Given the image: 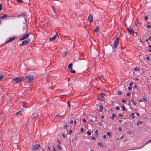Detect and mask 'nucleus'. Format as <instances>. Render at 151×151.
<instances>
[{
	"label": "nucleus",
	"instance_id": "39448f33",
	"mask_svg": "<svg viewBox=\"0 0 151 151\" xmlns=\"http://www.w3.org/2000/svg\"><path fill=\"white\" fill-rule=\"evenodd\" d=\"M40 146V145L39 144H37L35 145H34L33 146V148L35 150H37Z\"/></svg>",
	"mask_w": 151,
	"mask_h": 151
},
{
	"label": "nucleus",
	"instance_id": "a211bd4d",
	"mask_svg": "<svg viewBox=\"0 0 151 151\" xmlns=\"http://www.w3.org/2000/svg\"><path fill=\"white\" fill-rule=\"evenodd\" d=\"M99 108L100 109V110H99V111L100 112H102V110L103 109V107L102 105H100L99 106Z\"/></svg>",
	"mask_w": 151,
	"mask_h": 151
},
{
	"label": "nucleus",
	"instance_id": "6ab92c4d",
	"mask_svg": "<svg viewBox=\"0 0 151 151\" xmlns=\"http://www.w3.org/2000/svg\"><path fill=\"white\" fill-rule=\"evenodd\" d=\"M68 68L70 70L72 68V63H70L69 65Z\"/></svg>",
	"mask_w": 151,
	"mask_h": 151
},
{
	"label": "nucleus",
	"instance_id": "4d7b16f0",
	"mask_svg": "<svg viewBox=\"0 0 151 151\" xmlns=\"http://www.w3.org/2000/svg\"><path fill=\"white\" fill-rule=\"evenodd\" d=\"M133 83L132 82H131L129 83V85L131 86H132L133 85Z\"/></svg>",
	"mask_w": 151,
	"mask_h": 151
},
{
	"label": "nucleus",
	"instance_id": "58836bf2",
	"mask_svg": "<svg viewBox=\"0 0 151 151\" xmlns=\"http://www.w3.org/2000/svg\"><path fill=\"white\" fill-rule=\"evenodd\" d=\"M98 144L99 145H101V147H102L103 146V145H102V144H101L99 142L98 143Z\"/></svg>",
	"mask_w": 151,
	"mask_h": 151
},
{
	"label": "nucleus",
	"instance_id": "c756f323",
	"mask_svg": "<svg viewBox=\"0 0 151 151\" xmlns=\"http://www.w3.org/2000/svg\"><path fill=\"white\" fill-rule=\"evenodd\" d=\"M107 134L110 137L111 136V133L109 132H107Z\"/></svg>",
	"mask_w": 151,
	"mask_h": 151
},
{
	"label": "nucleus",
	"instance_id": "e2e57ef3",
	"mask_svg": "<svg viewBox=\"0 0 151 151\" xmlns=\"http://www.w3.org/2000/svg\"><path fill=\"white\" fill-rule=\"evenodd\" d=\"M146 59H147V60H149L150 58H149V57H147L146 58Z\"/></svg>",
	"mask_w": 151,
	"mask_h": 151
},
{
	"label": "nucleus",
	"instance_id": "5fc2aeb1",
	"mask_svg": "<svg viewBox=\"0 0 151 151\" xmlns=\"http://www.w3.org/2000/svg\"><path fill=\"white\" fill-rule=\"evenodd\" d=\"M119 116H120L122 117V116H123V115L122 114H119Z\"/></svg>",
	"mask_w": 151,
	"mask_h": 151
},
{
	"label": "nucleus",
	"instance_id": "a878e982",
	"mask_svg": "<svg viewBox=\"0 0 151 151\" xmlns=\"http://www.w3.org/2000/svg\"><path fill=\"white\" fill-rule=\"evenodd\" d=\"M25 80L26 82L28 81V76H26L25 78Z\"/></svg>",
	"mask_w": 151,
	"mask_h": 151
},
{
	"label": "nucleus",
	"instance_id": "f704fd0d",
	"mask_svg": "<svg viewBox=\"0 0 151 151\" xmlns=\"http://www.w3.org/2000/svg\"><path fill=\"white\" fill-rule=\"evenodd\" d=\"M131 93H127V96H129L130 95Z\"/></svg>",
	"mask_w": 151,
	"mask_h": 151
},
{
	"label": "nucleus",
	"instance_id": "0e129e2a",
	"mask_svg": "<svg viewBox=\"0 0 151 151\" xmlns=\"http://www.w3.org/2000/svg\"><path fill=\"white\" fill-rule=\"evenodd\" d=\"M149 40H150V41H151V36H150L149 37Z\"/></svg>",
	"mask_w": 151,
	"mask_h": 151
},
{
	"label": "nucleus",
	"instance_id": "c85d7f7f",
	"mask_svg": "<svg viewBox=\"0 0 151 151\" xmlns=\"http://www.w3.org/2000/svg\"><path fill=\"white\" fill-rule=\"evenodd\" d=\"M121 107H122V110L123 111H124L126 110V109L125 107L121 106Z\"/></svg>",
	"mask_w": 151,
	"mask_h": 151
},
{
	"label": "nucleus",
	"instance_id": "3c124183",
	"mask_svg": "<svg viewBox=\"0 0 151 151\" xmlns=\"http://www.w3.org/2000/svg\"><path fill=\"white\" fill-rule=\"evenodd\" d=\"M150 142H151V139L148 141L146 144H147V143H149Z\"/></svg>",
	"mask_w": 151,
	"mask_h": 151
},
{
	"label": "nucleus",
	"instance_id": "4c0bfd02",
	"mask_svg": "<svg viewBox=\"0 0 151 151\" xmlns=\"http://www.w3.org/2000/svg\"><path fill=\"white\" fill-rule=\"evenodd\" d=\"M67 103H68V105L69 106V107L70 108V104L69 101H67Z\"/></svg>",
	"mask_w": 151,
	"mask_h": 151
},
{
	"label": "nucleus",
	"instance_id": "338daca9",
	"mask_svg": "<svg viewBox=\"0 0 151 151\" xmlns=\"http://www.w3.org/2000/svg\"><path fill=\"white\" fill-rule=\"evenodd\" d=\"M73 122V121L72 120H71L70 121V124H72Z\"/></svg>",
	"mask_w": 151,
	"mask_h": 151
},
{
	"label": "nucleus",
	"instance_id": "72a5a7b5",
	"mask_svg": "<svg viewBox=\"0 0 151 151\" xmlns=\"http://www.w3.org/2000/svg\"><path fill=\"white\" fill-rule=\"evenodd\" d=\"M115 109L116 110H119V109H120V108L119 107V106H117V107H116L115 108Z\"/></svg>",
	"mask_w": 151,
	"mask_h": 151
},
{
	"label": "nucleus",
	"instance_id": "c03bdc74",
	"mask_svg": "<svg viewBox=\"0 0 151 151\" xmlns=\"http://www.w3.org/2000/svg\"><path fill=\"white\" fill-rule=\"evenodd\" d=\"M118 95H120L122 93H121V92L120 91H119L118 92Z\"/></svg>",
	"mask_w": 151,
	"mask_h": 151
},
{
	"label": "nucleus",
	"instance_id": "2f4dec72",
	"mask_svg": "<svg viewBox=\"0 0 151 151\" xmlns=\"http://www.w3.org/2000/svg\"><path fill=\"white\" fill-rule=\"evenodd\" d=\"M72 133V131L71 130H70L69 132V134L70 135Z\"/></svg>",
	"mask_w": 151,
	"mask_h": 151
},
{
	"label": "nucleus",
	"instance_id": "774afa93",
	"mask_svg": "<svg viewBox=\"0 0 151 151\" xmlns=\"http://www.w3.org/2000/svg\"><path fill=\"white\" fill-rule=\"evenodd\" d=\"M57 141H58V143L59 144H60V141H59V140L58 139V140H57Z\"/></svg>",
	"mask_w": 151,
	"mask_h": 151
},
{
	"label": "nucleus",
	"instance_id": "864d4df0",
	"mask_svg": "<svg viewBox=\"0 0 151 151\" xmlns=\"http://www.w3.org/2000/svg\"><path fill=\"white\" fill-rule=\"evenodd\" d=\"M132 104L134 105H136V103L135 102H134Z\"/></svg>",
	"mask_w": 151,
	"mask_h": 151
},
{
	"label": "nucleus",
	"instance_id": "423d86ee",
	"mask_svg": "<svg viewBox=\"0 0 151 151\" xmlns=\"http://www.w3.org/2000/svg\"><path fill=\"white\" fill-rule=\"evenodd\" d=\"M7 17V16L6 14H0V19H4V18Z\"/></svg>",
	"mask_w": 151,
	"mask_h": 151
},
{
	"label": "nucleus",
	"instance_id": "393cba45",
	"mask_svg": "<svg viewBox=\"0 0 151 151\" xmlns=\"http://www.w3.org/2000/svg\"><path fill=\"white\" fill-rule=\"evenodd\" d=\"M134 113H132L131 114L132 117L133 119H134L135 118V116H134Z\"/></svg>",
	"mask_w": 151,
	"mask_h": 151
},
{
	"label": "nucleus",
	"instance_id": "a18cd8bd",
	"mask_svg": "<svg viewBox=\"0 0 151 151\" xmlns=\"http://www.w3.org/2000/svg\"><path fill=\"white\" fill-rule=\"evenodd\" d=\"M53 11H54V13H55V14H56V11H55V9L54 8H53Z\"/></svg>",
	"mask_w": 151,
	"mask_h": 151
},
{
	"label": "nucleus",
	"instance_id": "473e14b6",
	"mask_svg": "<svg viewBox=\"0 0 151 151\" xmlns=\"http://www.w3.org/2000/svg\"><path fill=\"white\" fill-rule=\"evenodd\" d=\"M143 99L144 101H147V99L146 98H145V97H143Z\"/></svg>",
	"mask_w": 151,
	"mask_h": 151
},
{
	"label": "nucleus",
	"instance_id": "0eeeda50",
	"mask_svg": "<svg viewBox=\"0 0 151 151\" xmlns=\"http://www.w3.org/2000/svg\"><path fill=\"white\" fill-rule=\"evenodd\" d=\"M100 96V99L101 100H103L104 99V96H105V93H101L99 95Z\"/></svg>",
	"mask_w": 151,
	"mask_h": 151
},
{
	"label": "nucleus",
	"instance_id": "f257e3e1",
	"mask_svg": "<svg viewBox=\"0 0 151 151\" xmlns=\"http://www.w3.org/2000/svg\"><path fill=\"white\" fill-rule=\"evenodd\" d=\"M23 79V78H22L20 76L18 77L13 78L11 80V82H15V84H17L19 82H21Z\"/></svg>",
	"mask_w": 151,
	"mask_h": 151
},
{
	"label": "nucleus",
	"instance_id": "bf43d9fd",
	"mask_svg": "<svg viewBox=\"0 0 151 151\" xmlns=\"http://www.w3.org/2000/svg\"><path fill=\"white\" fill-rule=\"evenodd\" d=\"M122 101L123 102H126V101L124 99L122 100Z\"/></svg>",
	"mask_w": 151,
	"mask_h": 151
},
{
	"label": "nucleus",
	"instance_id": "7ed1b4c3",
	"mask_svg": "<svg viewBox=\"0 0 151 151\" xmlns=\"http://www.w3.org/2000/svg\"><path fill=\"white\" fill-rule=\"evenodd\" d=\"M34 76L32 75H29V83H32L35 81Z\"/></svg>",
	"mask_w": 151,
	"mask_h": 151
},
{
	"label": "nucleus",
	"instance_id": "aec40b11",
	"mask_svg": "<svg viewBox=\"0 0 151 151\" xmlns=\"http://www.w3.org/2000/svg\"><path fill=\"white\" fill-rule=\"evenodd\" d=\"M62 54L64 56H66L67 55V53L63 51L62 53Z\"/></svg>",
	"mask_w": 151,
	"mask_h": 151
},
{
	"label": "nucleus",
	"instance_id": "9d476101",
	"mask_svg": "<svg viewBox=\"0 0 151 151\" xmlns=\"http://www.w3.org/2000/svg\"><path fill=\"white\" fill-rule=\"evenodd\" d=\"M14 39H15L14 37L9 38L8 39V40L7 41L5 42V43H8L9 42L13 40H14Z\"/></svg>",
	"mask_w": 151,
	"mask_h": 151
},
{
	"label": "nucleus",
	"instance_id": "5701e85b",
	"mask_svg": "<svg viewBox=\"0 0 151 151\" xmlns=\"http://www.w3.org/2000/svg\"><path fill=\"white\" fill-rule=\"evenodd\" d=\"M139 69H140L139 67H136L134 69V71H139Z\"/></svg>",
	"mask_w": 151,
	"mask_h": 151
},
{
	"label": "nucleus",
	"instance_id": "603ef678",
	"mask_svg": "<svg viewBox=\"0 0 151 151\" xmlns=\"http://www.w3.org/2000/svg\"><path fill=\"white\" fill-rule=\"evenodd\" d=\"M25 104H25V103H23V106H24H24H24V107H25V108H26V107H27L26 106V105Z\"/></svg>",
	"mask_w": 151,
	"mask_h": 151
},
{
	"label": "nucleus",
	"instance_id": "dca6fc26",
	"mask_svg": "<svg viewBox=\"0 0 151 151\" xmlns=\"http://www.w3.org/2000/svg\"><path fill=\"white\" fill-rule=\"evenodd\" d=\"M99 29V27H96V28L93 31V33L98 32Z\"/></svg>",
	"mask_w": 151,
	"mask_h": 151
},
{
	"label": "nucleus",
	"instance_id": "f8f14e48",
	"mask_svg": "<svg viewBox=\"0 0 151 151\" xmlns=\"http://www.w3.org/2000/svg\"><path fill=\"white\" fill-rule=\"evenodd\" d=\"M38 114L37 113L33 114L32 116V119H36V118H37Z\"/></svg>",
	"mask_w": 151,
	"mask_h": 151
},
{
	"label": "nucleus",
	"instance_id": "20e7f679",
	"mask_svg": "<svg viewBox=\"0 0 151 151\" xmlns=\"http://www.w3.org/2000/svg\"><path fill=\"white\" fill-rule=\"evenodd\" d=\"M88 20L89 21L90 23L92 22L93 21V16L91 14H90L88 17Z\"/></svg>",
	"mask_w": 151,
	"mask_h": 151
},
{
	"label": "nucleus",
	"instance_id": "680f3d73",
	"mask_svg": "<svg viewBox=\"0 0 151 151\" xmlns=\"http://www.w3.org/2000/svg\"><path fill=\"white\" fill-rule=\"evenodd\" d=\"M83 131V128H81V132H82Z\"/></svg>",
	"mask_w": 151,
	"mask_h": 151
},
{
	"label": "nucleus",
	"instance_id": "de8ad7c7",
	"mask_svg": "<svg viewBox=\"0 0 151 151\" xmlns=\"http://www.w3.org/2000/svg\"><path fill=\"white\" fill-rule=\"evenodd\" d=\"M68 127V125H65L64 127V129H66Z\"/></svg>",
	"mask_w": 151,
	"mask_h": 151
},
{
	"label": "nucleus",
	"instance_id": "ea45409f",
	"mask_svg": "<svg viewBox=\"0 0 151 151\" xmlns=\"http://www.w3.org/2000/svg\"><path fill=\"white\" fill-rule=\"evenodd\" d=\"M2 9V5L0 4V11Z\"/></svg>",
	"mask_w": 151,
	"mask_h": 151
},
{
	"label": "nucleus",
	"instance_id": "7c9ffc66",
	"mask_svg": "<svg viewBox=\"0 0 151 151\" xmlns=\"http://www.w3.org/2000/svg\"><path fill=\"white\" fill-rule=\"evenodd\" d=\"M99 124L100 125V126H102L103 124L102 123V122H99Z\"/></svg>",
	"mask_w": 151,
	"mask_h": 151
},
{
	"label": "nucleus",
	"instance_id": "37998d69",
	"mask_svg": "<svg viewBox=\"0 0 151 151\" xmlns=\"http://www.w3.org/2000/svg\"><path fill=\"white\" fill-rule=\"evenodd\" d=\"M151 26L150 25H148L147 26V27L148 28H150L151 27Z\"/></svg>",
	"mask_w": 151,
	"mask_h": 151
},
{
	"label": "nucleus",
	"instance_id": "79ce46f5",
	"mask_svg": "<svg viewBox=\"0 0 151 151\" xmlns=\"http://www.w3.org/2000/svg\"><path fill=\"white\" fill-rule=\"evenodd\" d=\"M128 89L129 90H131L132 89V87L131 86H129L128 87Z\"/></svg>",
	"mask_w": 151,
	"mask_h": 151
},
{
	"label": "nucleus",
	"instance_id": "4be33fe9",
	"mask_svg": "<svg viewBox=\"0 0 151 151\" xmlns=\"http://www.w3.org/2000/svg\"><path fill=\"white\" fill-rule=\"evenodd\" d=\"M139 24L138 21L136 20L135 22V25L137 27H138L139 25H138V24Z\"/></svg>",
	"mask_w": 151,
	"mask_h": 151
},
{
	"label": "nucleus",
	"instance_id": "052dcab7",
	"mask_svg": "<svg viewBox=\"0 0 151 151\" xmlns=\"http://www.w3.org/2000/svg\"><path fill=\"white\" fill-rule=\"evenodd\" d=\"M103 138L104 139H105L106 138V136L105 135H104L103 137Z\"/></svg>",
	"mask_w": 151,
	"mask_h": 151
},
{
	"label": "nucleus",
	"instance_id": "412c9836",
	"mask_svg": "<svg viewBox=\"0 0 151 151\" xmlns=\"http://www.w3.org/2000/svg\"><path fill=\"white\" fill-rule=\"evenodd\" d=\"M70 70L72 73H76V71L72 68L70 69Z\"/></svg>",
	"mask_w": 151,
	"mask_h": 151
},
{
	"label": "nucleus",
	"instance_id": "f03ea898",
	"mask_svg": "<svg viewBox=\"0 0 151 151\" xmlns=\"http://www.w3.org/2000/svg\"><path fill=\"white\" fill-rule=\"evenodd\" d=\"M119 38H117L116 39L115 41L113 43V46L115 48L117 47V45L119 42Z\"/></svg>",
	"mask_w": 151,
	"mask_h": 151
},
{
	"label": "nucleus",
	"instance_id": "bb28decb",
	"mask_svg": "<svg viewBox=\"0 0 151 151\" xmlns=\"http://www.w3.org/2000/svg\"><path fill=\"white\" fill-rule=\"evenodd\" d=\"M57 147L60 150H61L62 148L60 145H57Z\"/></svg>",
	"mask_w": 151,
	"mask_h": 151
},
{
	"label": "nucleus",
	"instance_id": "4468645a",
	"mask_svg": "<svg viewBox=\"0 0 151 151\" xmlns=\"http://www.w3.org/2000/svg\"><path fill=\"white\" fill-rule=\"evenodd\" d=\"M22 111L21 110L19 111L16 113L15 114L17 115H18L19 116H21L22 115Z\"/></svg>",
	"mask_w": 151,
	"mask_h": 151
},
{
	"label": "nucleus",
	"instance_id": "ddd939ff",
	"mask_svg": "<svg viewBox=\"0 0 151 151\" xmlns=\"http://www.w3.org/2000/svg\"><path fill=\"white\" fill-rule=\"evenodd\" d=\"M127 30L131 34H133L134 35V32L133 31V29L131 28H128Z\"/></svg>",
	"mask_w": 151,
	"mask_h": 151
},
{
	"label": "nucleus",
	"instance_id": "6e6d98bb",
	"mask_svg": "<svg viewBox=\"0 0 151 151\" xmlns=\"http://www.w3.org/2000/svg\"><path fill=\"white\" fill-rule=\"evenodd\" d=\"M89 120L90 121H91V122H93V120L92 119H90Z\"/></svg>",
	"mask_w": 151,
	"mask_h": 151
},
{
	"label": "nucleus",
	"instance_id": "a19ab883",
	"mask_svg": "<svg viewBox=\"0 0 151 151\" xmlns=\"http://www.w3.org/2000/svg\"><path fill=\"white\" fill-rule=\"evenodd\" d=\"M147 18H148V17L147 16H145V20H147Z\"/></svg>",
	"mask_w": 151,
	"mask_h": 151
},
{
	"label": "nucleus",
	"instance_id": "8fccbe9b",
	"mask_svg": "<svg viewBox=\"0 0 151 151\" xmlns=\"http://www.w3.org/2000/svg\"><path fill=\"white\" fill-rule=\"evenodd\" d=\"M95 133L96 134H98V131L97 130H96Z\"/></svg>",
	"mask_w": 151,
	"mask_h": 151
},
{
	"label": "nucleus",
	"instance_id": "2eb2a0df",
	"mask_svg": "<svg viewBox=\"0 0 151 151\" xmlns=\"http://www.w3.org/2000/svg\"><path fill=\"white\" fill-rule=\"evenodd\" d=\"M116 115L114 113L112 114V116L110 117V119H114V117L116 116Z\"/></svg>",
	"mask_w": 151,
	"mask_h": 151
},
{
	"label": "nucleus",
	"instance_id": "9b49d317",
	"mask_svg": "<svg viewBox=\"0 0 151 151\" xmlns=\"http://www.w3.org/2000/svg\"><path fill=\"white\" fill-rule=\"evenodd\" d=\"M28 43V40H26L25 41L23 42L20 44V46H24Z\"/></svg>",
	"mask_w": 151,
	"mask_h": 151
},
{
	"label": "nucleus",
	"instance_id": "b1692460",
	"mask_svg": "<svg viewBox=\"0 0 151 151\" xmlns=\"http://www.w3.org/2000/svg\"><path fill=\"white\" fill-rule=\"evenodd\" d=\"M4 77V75L3 74L0 75V80L3 79Z\"/></svg>",
	"mask_w": 151,
	"mask_h": 151
},
{
	"label": "nucleus",
	"instance_id": "09e8293b",
	"mask_svg": "<svg viewBox=\"0 0 151 151\" xmlns=\"http://www.w3.org/2000/svg\"><path fill=\"white\" fill-rule=\"evenodd\" d=\"M91 139H92V140H93V139H96L95 138V137H91Z\"/></svg>",
	"mask_w": 151,
	"mask_h": 151
},
{
	"label": "nucleus",
	"instance_id": "1a4fd4ad",
	"mask_svg": "<svg viewBox=\"0 0 151 151\" xmlns=\"http://www.w3.org/2000/svg\"><path fill=\"white\" fill-rule=\"evenodd\" d=\"M28 37V33H27L25 35L20 39V40H24Z\"/></svg>",
	"mask_w": 151,
	"mask_h": 151
},
{
	"label": "nucleus",
	"instance_id": "f3484780",
	"mask_svg": "<svg viewBox=\"0 0 151 151\" xmlns=\"http://www.w3.org/2000/svg\"><path fill=\"white\" fill-rule=\"evenodd\" d=\"M57 117H62L63 118H64L65 117V115H62L61 116L59 114H58L57 115H56L55 116Z\"/></svg>",
	"mask_w": 151,
	"mask_h": 151
},
{
	"label": "nucleus",
	"instance_id": "6e6552de",
	"mask_svg": "<svg viewBox=\"0 0 151 151\" xmlns=\"http://www.w3.org/2000/svg\"><path fill=\"white\" fill-rule=\"evenodd\" d=\"M58 36L57 33H56V35H55L54 36L50 38L49 39V40L50 41H53Z\"/></svg>",
	"mask_w": 151,
	"mask_h": 151
},
{
	"label": "nucleus",
	"instance_id": "13d9d810",
	"mask_svg": "<svg viewBox=\"0 0 151 151\" xmlns=\"http://www.w3.org/2000/svg\"><path fill=\"white\" fill-rule=\"evenodd\" d=\"M122 128L121 127H119V130L120 131H121L122 130Z\"/></svg>",
	"mask_w": 151,
	"mask_h": 151
},
{
	"label": "nucleus",
	"instance_id": "cd10ccee",
	"mask_svg": "<svg viewBox=\"0 0 151 151\" xmlns=\"http://www.w3.org/2000/svg\"><path fill=\"white\" fill-rule=\"evenodd\" d=\"M87 133L88 135H90L91 134V133L89 131H87Z\"/></svg>",
	"mask_w": 151,
	"mask_h": 151
},
{
	"label": "nucleus",
	"instance_id": "e433bc0d",
	"mask_svg": "<svg viewBox=\"0 0 151 151\" xmlns=\"http://www.w3.org/2000/svg\"><path fill=\"white\" fill-rule=\"evenodd\" d=\"M82 121H83V122H86V119H85L84 118H83V119H82Z\"/></svg>",
	"mask_w": 151,
	"mask_h": 151
},
{
	"label": "nucleus",
	"instance_id": "69168bd1",
	"mask_svg": "<svg viewBox=\"0 0 151 151\" xmlns=\"http://www.w3.org/2000/svg\"><path fill=\"white\" fill-rule=\"evenodd\" d=\"M63 137H64V138H65V135L64 134H63L62 135Z\"/></svg>",
	"mask_w": 151,
	"mask_h": 151
},
{
	"label": "nucleus",
	"instance_id": "49530a36",
	"mask_svg": "<svg viewBox=\"0 0 151 151\" xmlns=\"http://www.w3.org/2000/svg\"><path fill=\"white\" fill-rule=\"evenodd\" d=\"M124 137V136L123 135H122L120 138V139H122Z\"/></svg>",
	"mask_w": 151,
	"mask_h": 151
},
{
	"label": "nucleus",
	"instance_id": "c9c22d12",
	"mask_svg": "<svg viewBox=\"0 0 151 151\" xmlns=\"http://www.w3.org/2000/svg\"><path fill=\"white\" fill-rule=\"evenodd\" d=\"M22 0H17V1L19 3H21L22 2Z\"/></svg>",
	"mask_w": 151,
	"mask_h": 151
}]
</instances>
